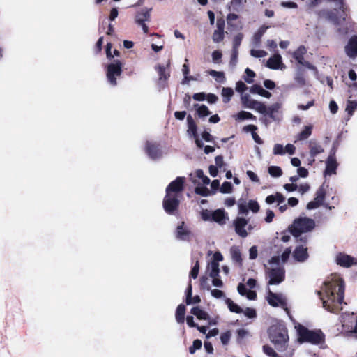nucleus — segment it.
<instances>
[{
  "label": "nucleus",
  "instance_id": "1",
  "mask_svg": "<svg viewBox=\"0 0 357 357\" xmlns=\"http://www.w3.org/2000/svg\"><path fill=\"white\" fill-rule=\"evenodd\" d=\"M344 293V284L342 278L337 273L331 275L319 292L323 307L333 313L342 310L343 305H346L343 303Z\"/></svg>",
  "mask_w": 357,
  "mask_h": 357
},
{
  "label": "nucleus",
  "instance_id": "2",
  "mask_svg": "<svg viewBox=\"0 0 357 357\" xmlns=\"http://www.w3.org/2000/svg\"><path fill=\"white\" fill-rule=\"evenodd\" d=\"M184 181V177H177L166 188L163 206L165 211L169 214H172L179 204L178 193L183 190Z\"/></svg>",
  "mask_w": 357,
  "mask_h": 357
},
{
  "label": "nucleus",
  "instance_id": "3",
  "mask_svg": "<svg viewBox=\"0 0 357 357\" xmlns=\"http://www.w3.org/2000/svg\"><path fill=\"white\" fill-rule=\"evenodd\" d=\"M269 266L266 268V277L268 285H275L281 283L285 277L283 267L280 266V257L275 256L268 261Z\"/></svg>",
  "mask_w": 357,
  "mask_h": 357
},
{
  "label": "nucleus",
  "instance_id": "4",
  "mask_svg": "<svg viewBox=\"0 0 357 357\" xmlns=\"http://www.w3.org/2000/svg\"><path fill=\"white\" fill-rule=\"evenodd\" d=\"M298 335V341L317 344L324 340V335L320 331H310L301 324L295 326Z\"/></svg>",
  "mask_w": 357,
  "mask_h": 357
},
{
  "label": "nucleus",
  "instance_id": "5",
  "mask_svg": "<svg viewBox=\"0 0 357 357\" xmlns=\"http://www.w3.org/2000/svg\"><path fill=\"white\" fill-rule=\"evenodd\" d=\"M269 337L271 341L275 344L279 351H284L287 347L288 340L287 332L284 328L272 326L269 329Z\"/></svg>",
  "mask_w": 357,
  "mask_h": 357
},
{
  "label": "nucleus",
  "instance_id": "6",
  "mask_svg": "<svg viewBox=\"0 0 357 357\" xmlns=\"http://www.w3.org/2000/svg\"><path fill=\"white\" fill-rule=\"evenodd\" d=\"M315 226L314 221L309 218L301 217L294 220L289 227L291 233L296 237L302 233L310 231Z\"/></svg>",
  "mask_w": 357,
  "mask_h": 357
},
{
  "label": "nucleus",
  "instance_id": "7",
  "mask_svg": "<svg viewBox=\"0 0 357 357\" xmlns=\"http://www.w3.org/2000/svg\"><path fill=\"white\" fill-rule=\"evenodd\" d=\"M121 68L122 63L119 60H114L112 63L107 66V78L111 85H116V77L121 75Z\"/></svg>",
  "mask_w": 357,
  "mask_h": 357
},
{
  "label": "nucleus",
  "instance_id": "8",
  "mask_svg": "<svg viewBox=\"0 0 357 357\" xmlns=\"http://www.w3.org/2000/svg\"><path fill=\"white\" fill-rule=\"evenodd\" d=\"M234 226L236 233L242 238H245L254 229L252 224H249L246 219L241 217H238L234 220Z\"/></svg>",
  "mask_w": 357,
  "mask_h": 357
},
{
  "label": "nucleus",
  "instance_id": "9",
  "mask_svg": "<svg viewBox=\"0 0 357 357\" xmlns=\"http://www.w3.org/2000/svg\"><path fill=\"white\" fill-rule=\"evenodd\" d=\"M357 317L354 312H346L341 316L340 321L342 323V332L353 334L351 330H354V324L356 323Z\"/></svg>",
  "mask_w": 357,
  "mask_h": 357
},
{
  "label": "nucleus",
  "instance_id": "10",
  "mask_svg": "<svg viewBox=\"0 0 357 357\" xmlns=\"http://www.w3.org/2000/svg\"><path fill=\"white\" fill-rule=\"evenodd\" d=\"M151 8H144L139 11L135 15V23L141 26L144 33L149 32V27L145 24L146 22H149L151 17Z\"/></svg>",
  "mask_w": 357,
  "mask_h": 357
},
{
  "label": "nucleus",
  "instance_id": "11",
  "mask_svg": "<svg viewBox=\"0 0 357 357\" xmlns=\"http://www.w3.org/2000/svg\"><path fill=\"white\" fill-rule=\"evenodd\" d=\"M268 303L273 307H281L287 310V299L282 294L273 293L269 288H268Z\"/></svg>",
  "mask_w": 357,
  "mask_h": 357
},
{
  "label": "nucleus",
  "instance_id": "12",
  "mask_svg": "<svg viewBox=\"0 0 357 357\" xmlns=\"http://www.w3.org/2000/svg\"><path fill=\"white\" fill-rule=\"evenodd\" d=\"M241 102L245 108L256 110L260 114L266 112V105L264 103L250 99L248 95L243 96Z\"/></svg>",
  "mask_w": 357,
  "mask_h": 357
},
{
  "label": "nucleus",
  "instance_id": "13",
  "mask_svg": "<svg viewBox=\"0 0 357 357\" xmlns=\"http://www.w3.org/2000/svg\"><path fill=\"white\" fill-rule=\"evenodd\" d=\"M266 112L261 113L272 119L273 121H280L282 118V103L275 102L268 107L266 106Z\"/></svg>",
  "mask_w": 357,
  "mask_h": 357
},
{
  "label": "nucleus",
  "instance_id": "14",
  "mask_svg": "<svg viewBox=\"0 0 357 357\" xmlns=\"http://www.w3.org/2000/svg\"><path fill=\"white\" fill-rule=\"evenodd\" d=\"M326 196V191L323 187H320L315 193L314 199L307 204V209L312 210L317 208L323 204Z\"/></svg>",
  "mask_w": 357,
  "mask_h": 357
},
{
  "label": "nucleus",
  "instance_id": "15",
  "mask_svg": "<svg viewBox=\"0 0 357 357\" xmlns=\"http://www.w3.org/2000/svg\"><path fill=\"white\" fill-rule=\"evenodd\" d=\"M266 66L273 70H284L286 66L282 63V56L279 54H275L270 57L266 63Z\"/></svg>",
  "mask_w": 357,
  "mask_h": 357
},
{
  "label": "nucleus",
  "instance_id": "16",
  "mask_svg": "<svg viewBox=\"0 0 357 357\" xmlns=\"http://www.w3.org/2000/svg\"><path fill=\"white\" fill-rule=\"evenodd\" d=\"M337 163L333 155H330L326 161L325 176H331L336 174Z\"/></svg>",
  "mask_w": 357,
  "mask_h": 357
},
{
  "label": "nucleus",
  "instance_id": "17",
  "mask_svg": "<svg viewBox=\"0 0 357 357\" xmlns=\"http://www.w3.org/2000/svg\"><path fill=\"white\" fill-rule=\"evenodd\" d=\"M346 54L351 58L357 56V36H352L345 46Z\"/></svg>",
  "mask_w": 357,
  "mask_h": 357
},
{
  "label": "nucleus",
  "instance_id": "18",
  "mask_svg": "<svg viewBox=\"0 0 357 357\" xmlns=\"http://www.w3.org/2000/svg\"><path fill=\"white\" fill-rule=\"evenodd\" d=\"M309 149H310V155L312 158L310 163H312L313 162H314V158L316 155H317L324 151V149L323 148L321 144H320L319 142H317L315 140H310L309 142Z\"/></svg>",
  "mask_w": 357,
  "mask_h": 357
},
{
  "label": "nucleus",
  "instance_id": "19",
  "mask_svg": "<svg viewBox=\"0 0 357 357\" xmlns=\"http://www.w3.org/2000/svg\"><path fill=\"white\" fill-rule=\"evenodd\" d=\"M335 261L338 265L346 268L350 267L354 264L353 257L343 253H339L336 256Z\"/></svg>",
  "mask_w": 357,
  "mask_h": 357
},
{
  "label": "nucleus",
  "instance_id": "20",
  "mask_svg": "<svg viewBox=\"0 0 357 357\" xmlns=\"http://www.w3.org/2000/svg\"><path fill=\"white\" fill-rule=\"evenodd\" d=\"M293 257L298 262L305 261L308 257L307 248L303 246L297 247L293 253Z\"/></svg>",
  "mask_w": 357,
  "mask_h": 357
},
{
  "label": "nucleus",
  "instance_id": "21",
  "mask_svg": "<svg viewBox=\"0 0 357 357\" xmlns=\"http://www.w3.org/2000/svg\"><path fill=\"white\" fill-rule=\"evenodd\" d=\"M146 153L153 159H156L161 155V152L158 146L151 142H147L146 145Z\"/></svg>",
  "mask_w": 357,
  "mask_h": 357
},
{
  "label": "nucleus",
  "instance_id": "22",
  "mask_svg": "<svg viewBox=\"0 0 357 357\" xmlns=\"http://www.w3.org/2000/svg\"><path fill=\"white\" fill-rule=\"evenodd\" d=\"M211 219L220 225H224L227 218L224 210L218 209L211 213Z\"/></svg>",
  "mask_w": 357,
  "mask_h": 357
},
{
  "label": "nucleus",
  "instance_id": "23",
  "mask_svg": "<svg viewBox=\"0 0 357 357\" xmlns=\"http://www.w3.org/2000/svg\"><path fill=\"white\" fill-rule=\"evenodd\" d=\"M229 252L232 261L238 265H241L242 257L240 248L238 246L234 245L230 248Z\"/></svg>",
  "mask_w": 357,
  "mask_h": 357
},
{
  "label": "nucleus",
  "instance_id": "24",
  "mask_svg": "<svg viewBox=\"0 0 357 357\" xmlns=\"http://www.w3.org/2000/svg\"><path fill=\"white\" fill-rule=\"evenodd\" d=\"M238 292L242 295V296H246V297L249 299V300H255L257 297V294L255 291H252V290H248L245 287V286L242 284V283H240L238 285Z\"/></svg>",
  "mask_w": 357,
  "mask_h": 357
},
{
  "label": "nucleus",
  "instance_id": "25",
  "mask_svg": "<svg viewBox=\"0 0 357 357\" xmlns=\"http://www.w3.org/2000/svg\"><path fill=\"white\" fill-rule=\"evenodd\" d=\"M307 52L306 48L301 45L293 54L294 58L300 63L304 64V54Z\"/></svg>",
  "mask_w": 357,
  "mask_h": 357
},
{
  "label": "nucleus",
  "instance_id": "26",
  "mask_svg": "<svg viewBox=\"0 0 357 357\" xmlns=\"http://www.w3.org/2000/svg\"><path fill=\"white\" fill-rule=\"evenodd\" d=\"M188 134L194 138L197 137V126L191 116L187 117Z\"/></svg>",
  "mask_w": 357,
  "mask_h": 357
},
{
  "label": "nucleus",
  "instance_id": "27",
  "mask_svg": "<svg viewBox=\"0 0 357 357\" xmlns=\"http://www.w3.org/2000/svg\"><path fill=\"white\" fill-rule=\"evenodd\" d=\"M189 235V231L184 226V222L178 225L176 229V237L180 240H186Z\"/></svg>",
  "mask_w": 357,
  "mask_h": 357
},
{
  "label": "nucleus",
  "instance_id": "28",
  "mask_svg": "<svg viewBox=\"0 0 357 357\" xmlns=\"http://www.w3.org/2000/svg\"><path fill=\"white\" fill-rule=\"evenodd\" d=\"M207 270L210 277L219 276L220 268L218 262L211 261L207 266Z\"/></svg>",
  "mask_w": 357,
  "mask_h": 357
},
{
  "label": "nucleus",
  "instance_id": "29",
  "mask_svg": "<svg viewBox=\"0 0 357 357\" xmlns=\"http://www.w3.org/2000/svg\"><path fill=\"white\" fill-rule=\"evenodd\" d=\"M268 26H262L259 29V30L255 33L253 37V43L255 46H258L260 43L261 38L263 35L265 33L266 30L268 29Z\"/></svg>",
  "mask_w": 357,
  "mask_h": 357
},
{
  "label": "nucleus",
  "instance_id": "30",
  "mask_svg": "<svg viewBox=\"0 0 357 357\" xmlns=\"http://www.w3.org/2000/svg\"><path fill=\"white\" fill-rule=\"evenodd\" d=\"M185 307L183 304H180L176 311V320L178 323H183L185 320Z\"/></svg>",
  "mask_w": 357,
  "mask_h": 357
},
{
  "label": "nucleus",
  "instance_id": "31",
  "mask_svg": "<svg viewBox=\"0 0 357 357\" xmlns=\"http://www.w3.org/2000/svg\"><path fill=\"white\" fill-rule=\"evenodd\" d=\"M191 313L196 316L197 319L202 320H207L209 319L208 314L198 307L192 308Z\"/></svg>",
  "mask_w": 357,
  "mask_h": 357
},
{
  "label": "nucleus",
  "instance_id": "32",
  "mask_svg": "<svg viewBox=\"0 0 357 357\" xmlns=\"http://www.w3.org/2000/svg\"><path fill=\"white\" fill-rule=\"evenodd\" d=\"M221 95L223 98V102L227 103L231 100V98L234 95V90L229 87H223Z\"/></svg>",
  "mask_w": 357,
  "mask_h": 357
},
{
  "label": "nucleus",
  "instance_id": "33",
  "mask_svg": "<svg viewBox=\"0 0 357 357\" xmlns=\"http://www.w3.org/2000/svg\"><path fill=\"white\" fill-rule=\"evenodd\" d=\"M312 126H305L303 130L298 135L297 139L301 141L307 139L312 134Z\"/></svg>",
  "mask_w": 357,
  "mask_h": 357
},
{
  "label": "nucleus",
  "instance_id": "34",
  "mask_svg": "<svg viewBox=\"0 0 357 357\" xmlns=\"http://www.w3.org/2000/svg\"><path fill=\"white\" fill-rule=\"evenodd\" d=\"M234 117L237 121H243L245 119H256V117L252 114L245 111H241L238 112L237 114L234 115Z\"/></svg>",
  "mask_w": 357,
  "mask_h": 357
},
{
  "label": "nucleus",
  "instance_id": "35",
  "mask_svg": "<svg viewBox=\"0 0 357 357\" xmlns=\"http://www.w3.org/2000/svg\"><path fill=\"white\" fill-rule=\"evenodd\" d=\"M225 302L231 312L237 314L243 312V309L237 304L234 303L230 298H227Z\"/></svg>",
  "mask_w": 357,
  "mask_h": 357
},
{
  "label": "nucleus",
  "instance_id": "36",
  "mask_svg": "<svg viewBox=\"0 0 357 357\" xmlns=\"http://www.w3.org/2000/svg\"><path fill=\"white\" fill-rule=\"evenodd\" d=\"M195 107L197 108V112L199 117H205L211 114L208 108L204 105H199L196 104L195 105Z\"/></svg>",
  "mask_w": 357,
  "mask_h": 357
},
{
  "label": "nucleus",
  "instance_id": "37",
  "mask_svg": "<svg viewBox=\"0 0 357 357\" xmlns=\"http://www.w3.org/2000/svg\"><path fill=\"white\" fill-rule=\"evenodd\" d=\"M208 74L211 75L216 82L220 83H223L225 81V74L222 72L216 71L214 70H211L208 71Z\"/></svg>",
  "mask_w": 357,
  "mask_h": 357
},
{
  "label": "nucleus",
  "instance_id": "38",
  "mask_svg": "<svg viewBox=\"0 0 357 357\" xmlns=\"http://www.w3.org/2000/svg\"><path fill=\"white\" fill-rule=\"evenodd\" d=\"M356 109H357V101L348 100L347 102L346 111L347 112L349 116H352Z\"/></svg>",
  "mask_w": 357,
  "mask_h": 357
},
{
  "label": "nucleus",
  "instance_id": "39",
  "mask_svg": "<svg viewBox=\"0 0 357 357\" xmlns=\"http://www.w3.org/2000/svg\"><path fill=\"white\" fill-rule=\"evenodd\" d=\"M269 174L273 177H280L282 174V169L278 166H271L268 169Z\"/></svg>",
  "mask_w": 357,
  "mask_h": 357
},
{
  "label": "nucleus",
  "instance_id": "40",
  "mask_svg": "<svg viewBox=\"0 0 357 357\" xmlns=\"http://www.w3.org/2000/svg\"><path fill=\"white\" fill-rule=\"evenodd\" d=\"M195 192L198 195H200L203 197H208L214 192H211L208 188L204 186H197L195 188Z\"/></svg>",
  "mask_w": 357,
  "mask_h": 357
},
{
  "label": "nucleus",
  "instance_id": "41",
  "mask_svg": "<svg viewBox=\"0 0 357 357\" xmlns=\"http://www.w3.org/2000/svg\"><path fill=\"white\" fill-rule=\"evenodd\" d=\"M324 16L328 19V20H330L331 22H332L333 23L335 24H340V19L342 18V19H344L343 15H340V17H336L335 15H334L333 13H326L324 14Z\"/></svg>",
  "mask_w": 357,
  "mask_h": 357
},
{
  "label": "nucleus",
  "instance_id": "42",
  "mask_svg": "<svg viewBox=\"0 0 357 357\" xmlns=\"http://www.w3.org/2000/svg\"><path fill=\"white\" fill-rule=\"evenodd\" d=\"M239 214L247 215L248 212V202L243 200H240L238 203Z\"/></svg>",
  "mask_w": 357,
  "mask_h": 357
},
{
  "label": "nucleus",
  "instance_id": "43",
  "mask_svg": "<svg viewBox=\"0 0 357 357\" xmlns=\"http://www.w3.org/2000/svg\"><path fill=\"white\" fill-rule=\"evenodd\" d=\"M157 70H158V74H159V80H160V82H162V81L167 80V79L169 76V73H167L166 71L165 68L159 66L157 68Z\"/></svg>",
  "mask_w": 357,
  "mask_h": 357
},
{
  "label": "nucleus",
  "instance_id": "44",
  "mask_svg": "<svg viewBox=\"0 0 357 357\" xmlns=\"http://www.w3.org/2000/svg\"><path fill=\"white\" fill-rule=\"evenodd\" d=\"M224 37H225V31L215 30L213 33L212 38H213V41L214 43H218L221 42L224 39Z\"/></svg>",
  "mask_w": 357,
  "mask_h": 357
},
{
  "label": "nucleus",
  "instance_id": "45",
  "mask_svg": "<svg viewBox=\"0 0 357 357\" xmlns=\"http://www.w3.org/2000/svg\"><path fill=\"white\" fill-rule=\"evenodd\" d=\"M196 176L202 180L204 185H208L210 183V178L205 176L204 172L201 169H197L195 172Z\"/></svg>",
  "mask_w": 357,
  "mask_h": 357
},
{
  "label": "nucleus",
  "instance_id": "46",
  "mask_svg": "<svg viewBox=\"0 0 357 357\" xmlns=\"http://www.w3.org/2000/svg\"><path fill=\"white\" fill-rule=\"evenodd\" d=\"M243 38V34L241 33H238L233 40V49L238 50Z\"/></svg>",
  "mask_w": 357,
  "mask_h": 357
},
{
  "label": "nucleus",
  "instance_id": "47",
  "mask_svg": "<svg viewBox=\"0 0 357 357\" xmlns=\"http://www.w3.org/2000/svg\"><path fill=\"white\" fill-rule=\"evenodd\" d=\"M250 335L249 331L246 329L241 328L237 331V340L241 342Z\"/></svg>",
  "mask_w": 357,
  "mask_h": 357
},
{
  "label": "nucleus",
  "instance_id": "48",
  "mask_svg": "<svg viewBox=\"0 0 357 357\" xmlns=\"http://www.w3.org/2000/svg\"><path fill=\"white\" fill-rule=\"evenodd\" d=\"M248 210H250L252 213H256L259 210V205L255 200H250L248 202Z\"/></svg>",
  "mask_w": 357,
  "mask_h": 357
},
{
  "label": "nucleus",
  "instance_id": "49",
  "mask_svg": "<svg viewBox=\"0 0 357 357\" xmlns=\"http://www.w3.org/2000/svg\"><path fill=\"white\" fill-rule=\"evenodd\" d=\"M273 153L275 155H284L285 154L284 147L283 146V145H282L280 144H275L273 149Z\"/></svg>",
  "mask_w": 357,
  "mask_h": 357
},
{
  "label": "nucleus",
  "instance_id": "50",
  "mask_svg": "<svg viewBox=\"0 0 357 357\" xmlns=\"http://www.w3.org/2000/svg\"><path fill=\"white\" fill-rule=\"evenodd\" d=\"M232 190V185L230 182L225 181L220 188L222 193H230Z\"/></svg>",
  "mask_w": 357,
  "mask_h": 357
},
{
  "label": "nucleus",
  "instance_id": "51",
  "mask_svg": "<svg viewBox=\"0 0 357 357\" xmlns=\"http://www.w3.org/2000/svg\"><path fill=\"white\" fill-rule=\"evenodd\" d=\"M250 54L255 58H262L267 55L266 52L261 50H251Z\"/></svg>",
  "mask_w": 357,
  "mask_h": 357
},
{
  "label": "nucleus",
  "instance_id": "52",
  "mask_svg": "<svg viewBox=\"0 0 357 357\" xmlns=\"http://www.w3.org/2000/svg\"><path fill=\"white\" fill-rule=\"evenodd\" d=\"M245 74L246 76L244 77L245 81L248 84H251L253 82V77L255 75V73L250 68H246Z\"/></svg>",
  "mask_w": 357,
  "mask_h": 357
},
{
  "label": "nucleus",
  "instance_id": "53",
  "mask_svg": "<svg viewBox=\"0 0 357 357\" xmlns=\"http://www.w3.org/2000/svg\"><path fill=\"white\" fill-rule=\"evenodd\" d=\"M202 347V341L199 340H194L192 345L189 348L190 354H194L197 350L199 349Z\"/></svg>",
  "mask_w": 357,
  "mask_h": 357
},
{
  "label": "nucleus",
  "instance_id": "54",
  "mask_svg": "<svg viewBox=\"0 0 357 357\" xmlns=\"http://www.w3.org/2000/svg\"><path fill=\"white\" fill-rule=\"evenodd\" d=\"M243 312L248 318L254 319L256 317V311L253 308L247 307L245 310H243Z\"/></svg>",
  "mask_w": 357,
  "mask_h": 357
},
{
  "label": "nucleus",
  "instance_id": "55",
  "mask_svg": "<svg viewBox=\"0 0 357 357\" xmlns=\"http://www.w3.org/2000/svg\"><path fill=\"white\" fill-rule=\"evenodd\" d=\"M199 261H197L190 271V278H192L193 279L197 278L198 273H199Z\"/></svg>",
  "mask_w": 357,
  "mask_h": 357
},
{
  "label": "nucleus",
  "instance_id": "56",
  "mask_svg": "<svg viewBox=\"0 0 357 357\" xmlns=\"http://www.w3.org/2000/svg\"><path fill=\"white\" fill-rule=\"evenodd\" d=\"M264 352L270 357H277V354L270 346L264 345L263 347Z\"/></svg>",
  "mask_w": 357,
  "mask_h": 357
},
{
  "label": "nucleus",
  "instance_id": "57",
  "mask_svg": "<svg viewBox=\"0 0 357 357\" xmlns=\"http://www.w3.org/2000/svg\"><path fill=\"white\" fill-rule=\"evenodd\" d=\"M238 15L236 14H234V13H230L227 15V24L231 26H233L234 28H238L237 26H236L234 24H233V21L234 20H236L238 19Z\"/></svg>",
  "mask_w": 357,
  "mask_h": 357
},
{
  "label": "nucleus",
  "instance_id": "58",
  "mask_svg": "<svg viewBox=\"0 0 357 357\" xmlns=\"http://www.w3.org/2000/svg\"><path fill=\"white\" fill-rule=\"evenodd\" d=\"M215 165L218 168L222 169L225 165V163L223 160V158L221 155H218L215 158Z\"/></svg>",
  "mask_w": 357,
  "mask_h": 357
},
{
  "label": "nucleus",
  "instance_id": "59",
  "mask_svg": "<svg viewBox=\"0 0 357 357\" xmlns=\"http://www.w3.org/2000/svg\"><path fill=\"white\" fill-rule=\"evenodd\" d=\"M238 50H232L230 64L233 66H235L237 63L238 61Z\"/></svg>",
  "mask_w": 357,
  "mask_h": 357
},
{
  "label": "nucleus",
  "instance_id": "60",
  "mask_svg": "<svg viewBox=\"0 0 357 357\" xmlns=\"http://www.w3.org/2000/svg\"><path fill=\"white\" fill-rule=\"evenodd\" d=\"M291 252L290 248H286L281 255V261L282 263H285L289 259Z\"/></svg>",
  "mask_w": 357,
  "mask_h": 357
},
{
  "label": "nucleus",
  "instance_id": "61",
  "mask_svg": "<svg viewBox=\"0 0 357 357\" xmlns=\"http://www.w3.org/2000/svg\"><path fill=\"white\" fill-rule=\"evenodd\" d=\"M222 58V52L219 50H215L212 53V59L214 63H219Z\"/></svg>",
  "mask_w": 357,
  "mask_h": 357
},
{
  "label": "nucleus",
  "instance_id": "62",
  "mask_svg": "<svg viewBox=\"0 0 357 357\" xmlns=\"http://www.w3.org/2000/svg\"><path fill=\"white\" fill-rule=\"evenodd\" d=\"M258 255L257 246L253 245L249 250V258L250 259H255L257 258Z\"/></svg>",
  "mask_w": 357,
  "mask_h": 357
},
{
  "label": "nucleus",
  "instance_id": "63",
  "mask_svg": "<svg viewBox=\"0 0 357 357\" xmlns=\"http://www.w3.org/2000/svg\"><path fill=\"white\" fill-rule=\"evenodd\" d=\"M246 174L247 176H248V178L252 181V182H255V183H258L259 181V179L257 176V175L253 172L251 170H248L246 172Z\"/></svg>",
  "mask_w": 357,
  "mask_h": 357
},
{
  "label": "nucleus",
  "instance_id": "64",
  "mask_svg": "<svg viewBox=\"0 0 357 357\" xmlns=\"http://www.w3.org/2000/svg\"><path fill=\"white\" fill-rule=\"evenodd\" d=\"M297 190L301 195H303L310 190V185L307 183H303L298 186Z\"/></svg>",
  "mask_w": 357,
  "mask_h": 357
}]
</instances>
